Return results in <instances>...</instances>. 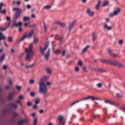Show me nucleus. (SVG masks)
<instances>
[{"label": "nucleus", "instance_id": "43", "mask_svg": "<svg viewBox=\"0 0 125 125\" xmlns=\"http://www.w3.org/2000/svg\"><path fill=\"white\" fill-rule=\"evenodd\" d=\"M38 41V38H36V39H34V42L36 44L37 43Z\"/></svg>", "mask_w": 125, "mask_h": 125}, {"label": "nucleus", "instance_id": "54", "mask_svg": "<svg viewBox=\"0 0 125 125\" xmlns=\"http://www.w3.org/2000/svg\"><path fill=\"white\" fill-rule=\"evenodd\" d=\"M8 82L10 85H12V83L10 79L8 80Z\"/></svg>", "mask_w": 125, "mask_h": 125}, {"label": "nucleus", "instance_id": "16", "mask_svg": "<svg viewBox=\"0 0 125 125\" xmlns=\"http://www.w3.org/2000/svg\"><path fill=\"white\" fill-rule=\"evenodd\" d=\"M120 10L119 8H118L116 10H115L113 12V14L114 15H116L120 12Z\"/></svg>", "mask_w": 125, "mask_h": 125}, {"label": "nucleus", "instance_id": "61", "mask_svg": "<svg viewBox=\"0 0 125 125\" xmlns=\"http://www.w3.org/2000/svg\"><path fill=\"white\" fill-rule=\"evenodd\" d=\"M27 7L28 9H29L31 7V6L30 5L28 4L27 6Z\"/></svg>", "mask_w": 125, "mask_h": 125}, {"label": "nucleus", "instance_id": "22", "mask_svg": "<svg viewBox=\"0 0 125 125\" xmlns=\"http://www.w3.org/2000/svg\"><path fill=\"white\" fill-rule=\"evenodd\" d=\"M97 71L98 72H99L100 73H104L106 72V70H103L101 69H98L97 70Z\"/></svg>", "mask_w": 125, "mask_h": 125}, {"label": "nucleus", "instance_id": "46", "mask_svg": "<svg viewBox=\"0 0 125 125\" xmlns=\"http://www.w3.org/2000/svg\"><path fill=\"white\" fill-rule=\"evenodd\" d=\"M30 95L31 96L33 97L35 96V93L33 92H31L30 93Z\"/></svg>", "mask_w": 125, "mask_h": 125}, {"label": "nucleus", "instance_id": "38", "mask_svg": "<svg viewBox=\"0 0 125 125\" xmlns=\"http://www.w3.org/2000/svg\"><path fill=\"white\" fill-rule=\"evenodd\" d=\"M8 41L9 42H11L12 41V39L11 37H9L8 38Z\"/></svg>", "mask_w": 125, "mask_h": 125}, {"label": "nucleus", "instance_id": "30", "mask_svg": "<svg viewBox=\"0 0 125 125\" xmlns=\"http://www.w3.org/2000/svg\"><path fill=\"white\" fill-rule=\"evenodd\" d=\"M60 25L63 27L65 29L67 27L65 24L64 23L61 22Z\"/></svg>", "mask_w": 125, "mask_h": 125}, {"label": "nucleus", "instance_id": "26", "mask_svg": "<svg viewBox=\"0 0 125 125\" xmlns=\"http://www.w3.org/2000/svg\"><path fill=\"white\" fill-rule=\"evenodd\" d=\"M46 71L49 74H50L51 73V70L49 68H47L46 69Z\"/></svg>", "mask_w": 125, "mask_h": 125}, {"label": "nucleus", "instance_id": "41", "mask_svg": "<svg viewBox=\"0 0 125 125\" xmlns=\"http://www.w3.org/2000/svg\"><path fill=\"white\" fill-rule=\"evenodd\" d=\"M51 6L50 5H47L44 6V8L46 9H49L51 8Z\"/></svg>", "mask_w": 125, "mask_h": 125}, {"label": "nucleus", "instance_id": "7", "mask_svg": "<svg viewBox=\"0 0 125 125\" xmlns=\"http://www.w3.org/2000/svg\"><path fill=\"white\" fill-rule=\"evenodd\" d=\"M58 119L59 122L57 124V125H64L65 124V121L64 120L63 117L61 115L59 116Z\"/></svg>", "mask_w": 125, "mask_h": 125}, {"label": "nucleus", "instance_id": "58", "mask_svg": "<svg viewBox=\"0 0 125 125\" xmlns=\"http://www.w3.org/2000/svg\"><path fill=\"white\" fill-rule=\"evenodd\" d=\"M79 69L78 67H76L75 68V70L77 72L79 71Z\"/></svg>", "mask_w": 125, "mask_h": 125}, {"label": "nucleus", "instance_id": "35", "mask_svg": "<svg viewBox=\"0 0 125 125\" xmlns=\"http://www.w3.org/2000/svg\"><path fill=\"white\" fill-rule=\"evenodd\" d=\"M60 50L59 49L56 50L55 52L54 53L56 54H59L60 52Z\"/></svg>", "mask_w": 125, "mask_h": 125}, {"label": "nucleus", "instance_id": "24", "mask_svg": "<svg viewBox=\"0 0 125 125\" xmlns=\"http://www.w3.org/2000/svg\"><path fill=\"white\" fill-rule=\"evenodd\" d=\"M40 101L41 100L40 99H37L35 100L34 102L36 104H37L40 103Z\"/></svg>", "mask_w": 125, "mask_h": 125}, {"label": "nucleus", "instance_id": "9", "mask_svg": "<svg viewBox=\"0 0 125 125\" xmlns=\"http://www.w3.org/2000/svg\"><path fill=\"white\" fill-rule=\"evenodd\" d=\"M16 94V92L13 91L9 93L8 95V99L9 100H11L14 97Z\"/></svg>", "mask_w": 125, "mask_h": 125}, {"label": "nucleus", "instance_id": "14", "mask_svg": "<svg viewBox=\"0 0 125 125\" xmlns=\"http://www.w3.org/2000/svg\"><path fill=\"white\" fill-rule=\"evenodd\" d=\"M87 13L90 16H92L94 14L93 12L91 11L89 9H88L86 10Z\"/></svg>", "mask_w": 125, "mask_h": 125}, {"label": "nucleus", "instance_id": "64", "mask_svg": "<svg viewBox=\"0 0 125 125\" xmlns=\"http://www.w3.org/2000/svg\"><path fill=\"white\" fill-rule=\"evenodd\" d=\"M44 112V111L43 109H41L39 110V112L40 114Z\"/></svg>", "mask_w": 125, "mask_h": 125}, {"label": "nucleus", "instance_id": "37", "mask_svg": "<svg viewBox=\"0 0 125 125\" xmlns=\"http://www.w3.org/2000/svg\"><path fill=\"white\" fill-rule=\"evenodd\" d=\"M6 10L5 9H4L1 10L0 11V13H3V14H5L6 13Z\"/></svg>", "mask_w": 125, "mask_h": 125}, {"label": "nucleus", "instance_id": "5", "mask_svg": "<svg viewBox=\"0 0 125 125\" xmlns=\"http://www.w3.org/2000/svg\"><path fill=\"white\" fill-rule=\"evenodd\" d=\"M33 33L34 31L33 30H31L30 31L28 34H27V32H25L23 34V36L21 37L20 40V41L21 42L23 41L26 38L30 39L31 38Z\"/></svg>", "mask_w": 125, "mask_h": 125}, {"label": "nucleus", "instance_id": "18", "mask_svg": "<svg viewBox=\"0 0 125 125\" xmlns=\"http://www.w3.org/2000/svg\"><path fill=\"white\" fill-rule=\"evenodd\" d=\"M10 107H13L15 109H16L17 107V105L16 104H14L13 103H10Z\"/></svg>", "mask_w": 125, "mask_h": 125}, {"label": "nucleus", "instance_id": "57", "mask_svg": "<svg viewBox=\"0 0 125 125\" xmlns=\"http://www.w3.org/2000/svg\"><path fill=\"white\" fill-rule=\"evenodd\" d=\"M123 42V40H120L119 41V43L120 44H121Z\"/></svg>", "mask_w": 125, "mask_h": 125}, {"label": "nucleus", "instance_id": "48", "mask_svg": "<svg viewBox=\"0 0 125 125\" xmlns=\"http://www.w3.org/2000/svg\"><path fill=\"white\" fill-rule=\"evenodd\" d=\"M121 109L125 112V107L124 106H122L121 107Z\"/></svg>", "mask_w": 125, "mask_h": 125}, {"label": "nucleus", "instance_id": "4", "mask_svg": "<svg viewBox=\"0 0 125 125\" xmlns=\"http://www.w3.org/2000/svg\"><path fill=\"white\" fill-rule=\"evenodd\" d=\"M40 85L39 88V92L40 94H46L47 92V88L45 84L43 83H39Z\"/></svg>", "mask_w": 125, "mask_h": 125}, {"label": "nucleus", "instance_id": "45", "mask_svg": "<svg viewBox=\"0 0 125 125\" xmlns=\"http://www.w3.org/2000/svg\"><path fill=\"white\" fill-rule=\"evenodd\" d=\"M99 115H94L93 117V120L95 119L97 117H99Z\"/></svg>", "mask_w": 125, "mask_h": 125}, {"label": "nucleus", "instance_id": "20", "mask_svg": "<svg viewBox=\"0 0 125 125\" xmlns=\"http://www.w3.org/2000/svg\"><path fill=\"white\" fill-rule=\"evenodd\" d=\"M105 29H107L108 30H110L112 29V27L111 26H108L107 24H105L104 25Z\"/></svg>", "mask_w": 125, "mask_h": 125}, {"label": "nucleus", "instance_id": "27", "mask_svg": "<svg viewBox=\"0 0 125 125\" xmlns=\"http://www.w3.org/2000/svg\"><path fill=\"white\" fill-rule=\"evenodd\" d=\"M30 18L29 17L24 16L23 17V20L24 21H26L27 20H29Z\"/></svg>", "mask_w": 125, "mask_h": 125}, {"label": "nucleus", "instance_id": "56", "mask_svg": "<svg viewBox=\"0 0 125 125\" xmlns=\"http://www.w3.org/2000/svg\"><path fill=\"white\" fill-rule=\"evenodd\" d=\"M92 98V100H100V98H99L96 97V98Z\"/></svg>", "mask_w": 125, "mask_h": 125}, {"label": "nucleus", "instance_id": "36", "mask_svg": "<svg viewBox=\"0 0 125 125\" xmlns=\"http://www.w3.org/2000/svg\"><path fill=\"white\" fill-rule=\"evenodd\" d=\"M16 88L19 91H20L22 88V87L21 86H18L17 85L16 86Z\"/></svg>", "mask_w": 125, "mask_h": 125}, {"label": "nucleus", "instance_id": "10", "mask_svg": "<svg viewBox=\"0 0 125 125\" xmlns=\"http://www.w3.org/2000/svg\"><path fill=\"white\" fill-rule=\"evenodd\" d=\"M105 103L109 104L112 105L118 106L119 104V103H116L115 102L109 100H105Z\"/></svg>", "mask_w": 125, "mask_h": 125}, {"label": "nucleus", "instance_id": "23", "mask_svg": "<svg viewBox=\"0 0 125 125\" xmlns=\"http://www.w3.org/2000/svg\"><path fill=\"white\" fill-rule=\"evenodd\" d=\"M35 64L34 63H33L31 65H28L26 66V69L29 68H30L32 67L33 66L35 65Z\"/></svg>", "mask_w": 125, "mask_h": 125}, {"label": "nucleus", "instance_id": "53", "mask_svg": "<svg viewBox=\"0 0 125 125\" xmlns=\"http://www.w3.org/2000/svg\"><path fill=\"white\" fill-rule=\"evenodd\" d=\"M66 53L65 51V50H64L62 52V56H64Z\"/></svg>", "mask_w": 125, "mask_h": 125}, {"label": "nucleus", "instance_id": "31", "mask_svg": "<svg viewBox=\"0 0 125 125\" xmlns=\"http://www.w3.org/2000/svg\"><path fill=\"white\" fill-rule=\"evenodd\" d=\"M22 24V23L20 21L19 22L17 23H16V27H17L18 26H19V27L20 26H21V25Z\"/></svg>", "mask_w": 125, "mask_h": 125}, {"label": "nucleus", "instance_id": "1", "mask_svg": "<svg viewBox=\"0 0 125 125\" xmlns=\"http://www.w3.org/2000/svg\"><path fill=\"white\" fill-rule=\"evenodd\" d=\"M33 44L31 43L29 47L26 49L25 52L26 54V60L29 62H30L34 54V52L33 50Z\"/></svg>", "mask_w": 125, "mask_h": 125}, {"label": "nucleus", "instance_id": "49", "mask_svg": "<svg viewBox=\"0 0 125 125\" xmlns=\"http://www.w3.org/2000/svg\"><path fill=\"white\" fill-rule=\"evenodd\" d=\"M27 105L28 106H30L31 105L32 103L31 102H28L27 103Z\"/></svg>", "mask_w": 125, "mask_h": 125}, {"label": "nucleus", "instance_id": "42", "mask_svg": "<svg viewBox=\"0 0 125 125\" xmlns=\"http://www.w3.org/2000/svg\"><path fill=\"white\" fill-rule=\"evenodd\" d=\"M7 28L6 27L5 28H3L2 27L0 28V30L2 31H5Z\"/></svg>", "mask_w": 125, "mask_h": 125}, {"label": "nucleus", "instance_id": "29", "mask_svg": "<svg viewBox=\"0 0 125 125\" xmlns=\"http://www.w3.org/2000/svg\"><path fill=\"white\" fill-rule=\"evenodd\" d=\"M103 83H99L96 84V86L99 88H101L103 86Z\"/></svg>", "mask_w": 125, "mask_h": 125}, {"label": "nucleus", "instance_id": "8", "mask_svg": "<svg viewBox=\"0 0 125 125\" xmlns=\"http://www.w3.org/2000/svg\"><path fill=\"white\" fill-rule=\"evenodd\" d=\"M76 21H74L70 24L69 26V30L68 31L69 32H70L72 30L76 25Z\"/></svg>", "mask_w": 125, "mask_h": 125}, {"label": "nucleus", "instance_id": "33", "mask_svg": "<svg viewBox=\"0 0 125 125\" xmlns=\"http://www.w3.org/2000/svg\"><path fill=\"white\" fill-rule=\"evenodd\" d=\"M108 4L109 2L108 1H106L104 2L103 4V7H104L106 6L107 5H108Z\"/></svg>", "mask_w": 125, "mask_h": 125}, {"label": "nucleus", "instance_id": "39", "mask_svg": "<svg viewBox=\"0 0 125 125\" xmlns=\"http://www.w3.org/2000/svg\"><path fill=\"white\" fill-rule=\"evenodd\" d=\"M80 101V100H77L76 101H75L73 102V103H72L71 105V106L72 107L73 105L75 104L76 103L79 102V101Z\"/></svg>", "mask_w": 125, "mask_h": 125}, {"label": "nucleus", "instance_id": "21", "mask_svg": "<svg viewBox=\"0 0 125 125\" xmlns=\"http://www.w3.org/2000/svg\"><path fill=\"white\" fill-rule=\"evenodd\" d=\"M97 37V34L94 32H93V41H94Z\"/></svg>", "mask_w": 125, "mask_h": 125}, {"label": "nucleus", "instance_id": "51", "mask_svg": "<svg viewBox=\"0 0 125 125\" xmlns=\"http://www.w3.org/2000/svg\"><path fill=\"white\" fill-rule=\"evenodd\" d=\"M34 82V80L33 79H30V83H33Z\"/></svg>", "mask_w": 125, "mask_h": 125}, {"label": "nucleus", "instance_id": "40", "mask_svg": "<svg viewBox=\"0 0 125 125\" xmlns=\"http://www.w3.org/2000/svg\"><path fill=\"white\" fill-rule=\"evenodd\" d=\"M37 120V119L36 118H35L34 119L33 123L34 125H36Z\"/></svg>", "mask_w": 125, "mask_h": 125}, {"label": "nucleus", "instance_id": "60", "mask_svg": "<svg viewBox=\"0 0 125 125\" xmlns=\"http://www.w3.org/2000/svg\"><path fill=\"white\" fill-rule=\"evenodd\" d=\"M6 19L7 21H9L11 19L10 17L8 16H7L6 17Z\"/></svg>", "mask_w": 125, "mask_h": 125}, {"label": "nucleus", "instance_id": "12", "mask_svg": "<svg viewBox=\"0 0 125 125\" xmlns=\"http://www.w3.org/2000/svg\"><path fill=\"white\" fill-rule=\"evenodd\" d=\"M28 123V120L26 119H22L19 121L17 122L18 125H22L24 123Z\"/></svg>", "mask_w": 125, "mask_h": 125}, {"label": "nucleus", "instance_id": "34", "mask_svg": "<svg viewBox=\"0 0 125 125\" xmlns=\"http://www.w3.org/2000/svg\"><path fill=\"white\" fill-rule=\"evenodd\" d=\"M116 97L117 98H120L122 97V96L120 95L119 93H117L116 94Z\"/></svg>", "mask_w": 125, "mask_h": 125}, {"label": "nucleus", "instance_id": "6", "mask_svg": "<svg viewBox=\"0 0 125 125\" xmlns=\"http://www.w3.org/2000/svg\"><path fill=\"white\" fill-rule=\"evenodd\" d=\"M16 10L15 15L14 16V18L15 19H17L20 17L22 12V10L21 8L19 9L18 7L16 8H14L13 9V11Z\"/></svg>", "mask_w": 125, "mask_h": 125}, {"label": "nucleus", "instance_id": "63", "mask_svg": "<svg viewBox=\"0 0 125 125\" xmlns=\"http://www.w3.org/2000/svg\"><path fill=\"white\" fill-rule=\"evenodd\" d=\"M7 68V66L6 65H4L3 67V69L6 70V69Z\"/></svg>", "mask_w": 125, "mask_h": 125}, {"label": "nucleus", "instance_id": "52", "mask_svg": "<svg viewBox=\"0 0 125 125\" xmlns=\"http://www.w3.org/2000/svg\"><path fill=\"white\" fill-rule=\"evenodd\" d=\"M4 6V4L3 3L1 2L0 3V10L1 9H2V6Z\"/></svg>", "mask_w": 125, "mask_h": 125}, {"label": "nucleus", "instance_id": "17", "mask_svg": "<svg viewBox=\"0 0 125 125\" xmlns=\"http://www.w3.org/2000/svg\"><path fill=\"white\" fill-rule=\"evenodd\" d=\"M94 97V96H88L87 97L83 98L81 99L80 100V101H83V100H86L88 99Z\"/></svg>", "mask_w": 125, "mask_h": 125}, {"label": "nucleus", "instance_id": "32", "mask_svg": "<svg viewBox=\"0 0 125 125\" xmlns=\"http://www.w3.org/2000/svg\"><path fill=\"white\" fill-rule=\"evenodd\" d=\"M44 28L45 30L44 31L45 32H46L47 31V28L46 25L45 23V21H43Z\"/></svg>", "mask_w": 125, "mask_h": 125}, {"label": "nucleus", "instance_id": "11", "mask_svg": "<svg viewBox=\"0 0 125 125\" xmlns=\"http://www.w3.org/2000/svg\"><path fill=\"white\" fill-rule=\"evenodd\" d=\"M49 78V77L47 75L42 76L40 79L41 82L39 83H45V81L47 80Z\"/></svg>", "mask_w": 125, "mask_h": 125}, {"label": "nucleus", "instance_id": "13", "mask_svg": "<svg viewBox=\"0 0 125 125\" xmlns=\"http://www.w3.org/2000/svg\"><path fill=\"white\" fill-rule=\"evenodd\" d=\"M108 52L110 54V55L114 57L115 58L120 57V56L118 54L114 53L110 49L108 50Z\"/></svg>", "mask_w": 125, "mask_h": 125}, {"label": "nucleus", "instance_id": "62", "mask_svg": "<svg viewBox=\"0 0 125 125\" xmlns=\"http://www.w3.org/2000/svg\"><path fill=\"white\" fill-rule=\"evenodd\" d=\"M13 115L15 116H16L18 115V114L17 113L14 112L13 113Z\"/></svg>", "mask_w": 125, "mask_h": 125}, {"label": "nucleus", "instance_id": "47", "mask_svg": "<svg viewBox=\"0 0 125 125\" xmlns=\"http://www.w3.org/2000/svg\"><path fill=\"white\" fill-rule=\"evenodd\" d=\"M38 107L37 104H35L33 106V109H36Z\"/></svg>", "mask_w": 125, "mask_h": 125}, {"label": "nucleus", "instance_id": "55", "mask_svg": "<svg viewBox=\"0 0 125 125\" xmlns=\"http://www.w3.org/2000/svg\"><path fill=\"white\" fill-rule=\"evenodd\" d=\"M19 98L20 100L23 99V96L21 95H20L19 96Z\"/></svg>", "mask_w": 125, "mask_h": 125}, {"label": "nucleus", "instance_id": "15", "mask_svg": "<svg viewBox=\"0 0 125 125\" xmlns=\"http://www.w3.org/2000/svg\"><path fill=\"white\" fill-rule=\"evenodd\" d=\"M90 47V46L89 45H87L86 46L83 50L82 52V53L83 54L84 53L88 50V48H89Z\"/></svg>", "mask_w": 125, "mask_h": 125}, {"label": "nucleus", "instance_id": "44", "mask_svg": "<svg viewBox=\"0 0 125 125\" xmlns=\"http://www.w3.org/2000/svg\"><path fill=\"white\" fill-rule=\"evenodd\" d=\"M78 64L81 66L83 65V64L82 62L81 61H79L78 62Z\"/></svg>", "mask_w": 125, "mask_h": 125}, {"label": "nucleus", "instance_id": "3", "mask_svg": "<svg viewBox=\"0 0 125 125\" xmlns=\"http://www.w3.org/2000/svg\"><path fill=\"white\" fill-rule=\"evenodd\" d=\"M49 42H47L45 44L44 47L43 48L42 47H40V50L42 54L44 56L46 60H48V58L50 56V49L48 48L47 50V53L45 54L44 51L47 49L49 46Z\"/></svg>", "mask_w": 125, "mask_h": 125}, {"label": "nucleus", "instance_id": "59", "mask_svg": "<svg viewBox=\"0 0 125 125\" xmlns=\"http://www.w3.org/2000/svg\"><path fill=\"white\" fill-rule=\"evenodd\" d=\"M62 37H59L58 38V40L60 41H62Z\"/></svg>", "mask_w": 125, "mask_h": 125}, {"label": "nucleus", "instance_id": "25", "mask_svg": "<svg viewBox=\"0 0 125 125\" xmlns=\"http://www.w3.org/2000/svg\"><path fill=\"white\" fill-rule=\"evenodd\" d=\"M100 3H101V1H99L97 4L96 5V6H95V8L97 10H98L99 9V7Z\"/></svg>", "mask_w": 125, "mask_h": 125}, {"label": "nucleus", "instance_id": "19", "mask_svg": "<svg viewBox=\"0 0 125 125\" xmlns=\"http://www.w3.org/2000/svg\"><path fill=\"white\" fill-rule=\"evenodd\" d=\"M6 38V37L4 35H2V32H0V40L2 39L3 40H5Z\"/></svg>", "mask_w": 125, "mask_h": 125}, {"label": "nucleus", "instance_id": "28", "mask_svg": "<svg viewBox=\"0 0 125 125\" xmlns=\"http://www.w3.org/2000/svg\"><path fill=\"white\" fill-rule=\"evenodd\" d=\"M5 55L3 54L2 55L0 59V61L1 62H2L4 60V59L5 58Z\"/></svg>", "mask_w": 125, "mask_h": 125}, {"label": "nucleus", "instance_id": "2", "mask_svg": "<svg viewBox=\"0 0 125 125\" xmlns=\"http://www.w3.org/2000/svg\"><path fill=\"white\" fill-rule=\"evenodd\" d=\"M100 60L105 64H108L114 66H117L120 68L125 67V66L123 64L117 61H111L110 59L107 60L104 59H100Z\"/></svg>", "mask_w": 125, "mask_h": 125}, {"label": "nucleus", "instance_id": "50", "mask_svg": "<svg viewBox=\"0 0 125 125\" xmlns=\"http://www.w3.org/2000/svg\"><path fill=\"white\" fill-rule=\"evenodd\" d=\"M61 22L59 21H56L54 23L55 24H58L59 25H60L61 24Z\"/></svg>", "mask_w": 125, "mask_h": 125}]
</instances>
